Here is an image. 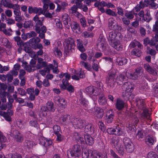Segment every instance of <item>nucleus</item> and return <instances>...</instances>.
<instances>
[{
	"label": "nucleus",
	"instance_id": "nucleus-1",
	"mask_svg": "<svg viewBox=\"0 0 158 158\" xmlns=\"http://www.w3.org/2000/svg\"><path fill=\"white\" fill-rule=\"evenodd\" d=\"M55 110V108L53 106V103L51 102H48L47 103L46 106H42L40 111V113L37 115L32 111L29 112V114L34 118H36L39 121L42 120L47 115L48 111L53 112Z\"/></svg>",
	"mask_w": 158,
	"mask_h": 158
},
{
	"label": "nucleus",
	"instance_id": "nucleus-2",
	"mask_svg": "<svg viewBox=\"0 0 158 158\" xmlns=\"http://www.w3.org/2000/svg\"><path fill=\"white\" fill-rule=\"evenodd\" d=\"M82 158H107L106 153H104L103 154L101 153L96 154L94 152L86 148L82 149Z\"/></svg>",
	"mask_w": 158,
	"mask_h": 158
},
{
	"label": "nucleus",
	"instance_id": "nucleus-3",
	"mask_svg": "<svg viewBox=\"0 0 158 158\" xmlns=\"http://www.w3.org/2000/svg\"><path fill=\"white\" fill-rule=\"evenodd\" d=\"M123 92L122 93V96L126 99H132L133 95L132 94L133 88V85L130 82L124 83L123 86Z\"/></svg>",
	"mask_w": 158,
	"mask_h": 158
},
{
	"label": "nucleus",
	"instance_id": "nucleus-4",
	"mask_svg": "<svg viewBox=\"0 0 158 158\" xmlns=\"http://www.w3.org/2000/svg\"><path fill=\"white\" fill-rule=\"evenodd\" d=\"M118 37L115 33L110 32L109 35L108 40L110 45L118 51L122 49V46L120 44L119 41L117 40Z\"/></svg>",
	"mask_w": 158,
	"mask_h": 158
},
{
	"label": "nucleus",
	"instance_id": "nucleus-5",
	"mask_svg": "<svg viewBox=\"0 0 158 158\" xmlns=\"http://www.w3.org/2000/svg\"><path fill=\"white\" fill-rule=\"evenodd\" d=\"M140 104L139 105V110H143L142 113L140 114V119L143 122L144 121L145 118L148 119V116L150 115L148 112V110L147 107V105L143 99L139 100V102Z\"/></svg>",
	"mask_w": 158,
	"mask_h": 158
},
{
	"label": "nucleus",
	"instance_id": "nucleus-6",
	"mask_svg": "<svg viewBox=\"0 0 158 158\" xmlns=\"http://www.w3.org/2000/svg\"><path fill=\"white\" fill-rule=\"evenodd\" d=\"M84 139L82 136L78 133H75L74 135V138L78 143H84L85 140L86 144L89 145H92L94 143L93 138L88 135H85L84 136Z\"/></svg>",
	"mask_w": 158,
	"mask_h": 158
},
{
	"label": "nucleus",
	"instance_id": "nucleus-7",
	"mask_svg": "<svg viewBox=\"0 0 158 158\" xmlns=\"http://www.w3.org/2000/svg\"><path fill=\"white\" fill-rule=\"evenodd\" d=\"M64 51L67 54L74 51L75 45L73 40L71 38L66 39L63 42Z\"/></svg>",
	"mask_w": 158,
	"mask_h": 158
},
{
	"label": "nucleus",
	"instance_id": "nucleus-8",
	"mask_svg": "<svg viewBox=\"0 0 158 158\" xmlns=\"http://www.w3.org/2000/svg\"><path fill=\"white\" fill-rule=\"evenodd\" d=\"M138 73V71L137 69H136L135 72L133 74L127 73L126 74L127 77H124L122 74H120L117 77L116 80V82L119 85H122L124 81L127 80V78H131L133 79L137 78Z\"/></svg>",
	"mask_w": 158,
	"mask_h": 158
},
{
	"label": "nucleus",
	"instance_id": "nucleus-9",
	"mask_svg": "<svg viewBox=\"0 0 158 158\" xmlns=\"http://www.w3.org/2000/svg\"><path fill=\"white\" fill-rule=\"evenodd\" d=\"M53 63L54 65L53 66L52 64H50L48 65V68H46L44 69L39 70V72L42 76H44L47 73L50 72V69H52L53 72L54 73H56L58 72L57 69L58 65L57 62L55 60H53Z\"/></svg>",
	"mask_w": 158,
	"mask_h": 158
},
{
	"label": "nucleus",
	"instance_id": "nucleus-10",
	"mask_svg": "<svg viewBox=\"0 0 158 158\" xmlns=\"http://www.w3.org/2000/svg\"><path fill=\"white\" fill-rule=\"evenodd\" d=\"M97 46L102 48V51L105 55H108L110 52L109 48L108 47L105 39L102 35H101L97 41Z\"/></svg>",
	"mask_w": 158,
	"mask_h": 158
},
{
	"label": "nucleus",
	"instance_id": "nucleus-11",
	"mask_svg": "<svg viewBox=\"0 0 158 158\" xmlns=\"http://www.w3.org/2000/svg\"><path fill=\"white\" fill-rule=\"evenodd\" d=\"M67 155L69 158H75L76 157H79L81 155V149L80 146L78 145H75L72 150L67 151Z\"/></svg>",
	"mask_w": 158,
	"mask_h": 158
},
{
	"label": "nucleus",
	"instance_id": "nucleus-12",
	"mask_svg": "<svg viewBox=\"0 0 158 158\" xmlns=\"http://www.w3.org/2000/svg\"><path fill=\"white\" fill-rule=\"evenodd\" d=\"M85 93L92 98L94 101L97 99V96L98 94L97 89L93 86L87 87L85 91Z\"/></svg>",
	"mask_w": 158,
	"mask_h": 158
},
{
	"label": "nucleus",
	"instance_id": "nucleus-13",
	"mask_svg": "<svg viewBox=\"0 0 158 158\" xmlns=\"http://www.w3.org/2000/svg\"><path fill=\"white\" fill-rule=\"evenodd\" d=\"M71 123L75 128L82 129L85 126V121L81 119L72 118L71 120Z\"/></svg>",
	"mask_w": 158,
	"mask_h": 158
},
{
	"label": "nucleus",
	"instance_id": "nucleus-14",
	"mask_svg": "<svg viewBox=\"0 0 158 158\" xmlns=\"http://www.w3.org/2000/svg\"><path fill=\"white\" fill-rule=\"evenodd\" d=\"M152 30L153 31L156 32L155 39H152L151 40L150 45L152 46L156 45L158 44V21L156 22L155 24L153 27Z\"/></svg>",
	"mask_w": 158,
	"mask_h": 158
},
{
	"label": "nucleus",
	"instance_id": "nucleus-15",
	"mask_svg": "<svg viewBox=\"0 0 158 158\" xmlns=\"http://www.w3.org/2000/svg\"><path fill=\"white\" fill-rule=\"evenodd\" d=\"M125 149L127 152H131L134 149V146L131 139L127 138H125L123 139Z\"/></svg>",
	"mask_w": 158,
	"mask_h": 158
},
{
	"label": "nucleus",
	"instance_id": "nucleus-16",
	"mask_svg": "<svg viewBox=\"0 0 158 158\" xmlns=\"http://www.w3.org/2000/svg\"><path fill=\"white\" fill-rule=\"evenodd\" d=\"M89 113L94 114L98 118H102L104 114L103 110L95 106L93 108L88 110Z\"/></svg>",
	"mask_w": 158,
	"mask_h": 158
},
{
	"label": "nucleus",
	"instance_id": "nucleus-17",
	"mask_svg": "<svg viewBox=\"0 0 158 158\" xmlns=\"http://www.w3.org/2000/svg\"><path fill=\"white\" fill-rule=\"evenodd\" d=\"M115 73V70L111 71L108 74L109 76L106 79V81L108 85L111 87H113L115 84L114 80Z\"/></svg>",
	"mask_w": 158,
	"mask_h": 158
},
{
	"label": "nucleus",
	"instance_id": "nucleus-18",
	"mask_svg": "<svg viewBox=\"0 0 158 158\" xmlns=\"http://www.w3.org/2000/svg\"><path fill=\"white\" fill-rule=\"evenodd\" d=\"M48 11L49 10H28V12L29 13H31L32 12L38 13V15H40L42 14L46 17L51 18L52 17L53 12L51 13L49 12Z\"/></svg>",
	"mask_w": 158,
	"mask_h": 158
},
{
	"label": "nucleus",
	"instance_id": "nucleus-19",
	"mask_svg": "<svg viewBox=\"0 0 158 158\" xmlns=\"http://www.w3.org/2000/svg\"><path fill=\"white\" fill-rule=\"evenodd\" d=\"M64 77L65 78V80L63 79L62 80V83L60 85V88L63 89H66L67 86L69 85L68 80L70 78V75L68 73H64Z\"/></svg>",
	"mask_w": 158,
	"mask_h": 158
},
{
	"label": "nucleus",
	"instance_id": "nucleus-20",
	"mask_svg": "<svg viewBox=\"0 0 158 158\" xmlns=\"http://www.w3.org/2000/svg\"><path fill=\"white\" fill-rule=\"evenodd\" d=\"M40 144L47 148L52 145V141L49 139H47L44 137H41L40 139Z\"/></svg>",
	"mask_w": 158,
	"mask_h": 158
},
{
	"label": "nucleus",
	"instance_id": "nucleus-21",
	"mask_svg": "<svg viewBox=\"0 0 158 158\" xmlns=\"http://www.w3.org/2000/svg\"><path fill=\"white\" fill-rule=\"evenodd\" d=\"M75 73L72 76V79L75 80H78L80 78H83L85 77V74L81 69H80L79 71H76L74 70Z\"/></svg>",
	"mask_w": 158,
	"mask_h": 158
},
{
	"label": "nucleus",
	"instance_id": "nucleus-22",
	"mask_svg": "<svg viewBox=\"0 0 158 158\" xmlns=\"http://www.w3.org/2000/svg\"><path fill=\"white\" fill-rule=\"evenodd\" d=\"M13 112L12 110H8L6 113L5 112H2L0 111V115L4 117L5 119L9 122L11 121V116L13 114Z\"/></svg>",
	"mask_w": 158,
	"mask_h": 158
},
{
	"label": "nucleus",
	"instance_id": "nucleus-23",
	"mask_svg": "<svg viewBox=\"0 0 158 158\" xmlns=\"http://www.w3.org/2000/svg\"><path fill=\"white\" fill-rule=\"evenodd\" d=\"M156 141V137L153 135H148L146 137L145 142L147 144L150 146L153 145Z\"/></svg>",
	"mask_w": 158,
	"mask_h": 158
},
{
	"label": "nucleus",
	"instance_id": "nucleus-24",
	"mask_svg": "<svg viewBox=\"0 0 158 158\" xmlns=\"http://www.w3.org/2000/svg\"><path fill=\"white\" fill-rule=\"evenodd\" d=\"M55 3L57 6V8L56 10H61L65 9V7L68 5L67 3L65 2H61L60 0H56L55 1Z\"/></svg>",
	"mask_w": 158,
	"mask_h": 158
},
{
	"label": "nucleus",
	"instance_id": "nucleus-25",
	"mask_svg": "<svg viewBox=\"0 0 158 158\" xmlns=\"http://www.w3.org/2000/svg\"><path fill=\"white\" fill-rule=\"evenodd\" d=\"M71 27L73 32L78 34L81 33L80 27L79 24L77 22H73L71 24Z\"/></svg>",
	"mask_w": 158,
	"mask_h": 158
},
{
	"label": "nucleus",
	"instance_id": "nucleus-26",
	"mask_svg": "<svg viewBox=\"0 0 158 158\" xmlns=\"http://www.w3.org/2000/svg\"><path fill=\"white\" fill-rule=\"evenodd\" d=\"M35 30L36 32L39 33V36L41 38H44L45 37L44 33L46 31V27L43 26L41 28L40 27H36Z\"/></svg>",
	"mask_w": 158,
	"mask_h": 158
},
{
	"label": "nucleus",
	"instance_id": "nucleus-27",
	"mask_svg": "<svg viewBox=\"0 0 158 158\" xmlns=\"http://www.w3.org/2000/svg\"><path fill=\"white\" fill-rule=\"evenodd\" d=\"M106 120L108 123H112L113 120L114 114L112 110H109L106 113Z\"/></svg>",
	"mask_w": 158,
	"mask_h": 158
},
{
	"label": "nucleus",
	"instance_id": "nucleus-28",
	"mask_svg": "<svg viewBox=\"0 0 158 158\" xmlns=\"http://www.w3.org/2000/svg\"><path fill=\"white\" fill-rule=\"evenodd\" d=\"M10 135L15 137L18 142H20L22 140V135L17 130L13 131V133H11Z\"/></svg>",
	"mask_w": 158,
	"mask_h": 158
},
{
	"label": "nucleus",
	"instance_id": "nucleus-29",
	"mask_svg": "<svg viewBox=\"0 0 158 158\" xmlns=\"http://www.w3.org/2000/svg\"><path fill=\"white\" fill-rule=\"evenodd\" d=\"M57 101L59 103V105L62 108H64L67 106V102L65 99L61 97H57Z\"/></svg>",
	"mask_w": 158,
	"mask_h": 158
},
{
	"label": "nucleus",
	"instance_id": "nucleus-30",
	"mask_svg": "<svg viewBox=\"0 0 158 158\" xmlns=\"http://www.w3.org/2000/svg\"><path fill=\"white\" fill-rule=\"evenodd\" d=\"M144 67L145 70L149 73L155 75L157 74L155 69H153L150 65L148 64H145L144 65Z\"/></svg>",
	"mask_w": 158,
	"mask_h": 158
},
{
	"label": "nucleus",
	"instance_id": "nucleus-31",
	"mask_svg": "<svg viewBox=\"0 0 158 158\" xmlns=\"http://www.w3.org/2000/svg\"><path fill=\"white\" fill-rule=\"evenodd\" d=\"M75 3L76 4L74 5L71 7V10H77L78 8H82L83 10H87L88 9V7L85 5H84L82 6L81 4L77 3L76 2H75Z\"/></svg>",
	"mask_w": 158,
	"mask_h": 158
},
{
	"label": "nucleus",
	"instance_id": "nucleus-32",
	"mask_svg": "<svg viewBox=\"0 0 158 158\" xmlns=\"http://www.w3.org/2000/svg\"><path fill=\"white\" fill-rule=\"evenodd\" d=\"M6 140V138L3 136L2 133L0 132V150H2L5 146L4 143Z\"/></svg>",
	"mask_w": 158,
	"mask_h": 158
},
{
	"label": "nucleus",
	"instance_id": "nucleus-33",
	"mask_svg": "<svg viewBox=\"0 0 158 158\" xmlns=\"http://www.w3.org/2000/svg\"><path fill=\"white\" fill-rule=\"evenodd\" d=\"M41 20L39 19L37 15H36L33 18V20L36 23V27H40L42 25V21H43V18H42Z\"/></svg>",
	"mask_w": 158,
	"mask_h": 158
},
{
	"label": "nucleus",
	"instance_id": "nucleus-34",
	"mask_svg": "<svg viewBox=\"0 0 158 158\" xmlns=\"http://www.w3.org/2000/svg\"><path fill=\"white\" fill-rule=\"evenodd\" d=\"M62 19L64 24L66 26L68 25L69 22L70 21V19L68 14H65L62 16Z\"/></svg>",
	"mask_w": 158,
	"mask_h": 158
},
{
	"label": "nucleus",
	"instance_id": "nucleus-35",
	"mask_svg": "<svg viewBox=\"0 0 158 158\" xmlns=\"http://www.w3.org/2000/svg\"><path fill=\"white\" fill-rule=\"evenodd\" d=\"M77 45L78 49L81 52H83L85 51L82 40L80 39H77Z\"/></svg>",
	"mask_w": 158,
	"mask_h": 158
},
{
	"label": "nucleus",
	"instance_id": "nucleus-36",
	"mask_svg": "<svg viewBox=\"0 0 158 158\" xmlns=\"http://www.w3.org/2000/svg\"><path fill=\"white\" fill-rule=\"evenodd\" d=\"M80 64L82 66H83L88 71H91L92 70V67L91 65L88 63L81 61L80 62Z\"/></svg>",
	"mask_w": 158,
	"mask_h": 158
},
{
	"label": "nucleus",
	"instance_id": "nucleus-37",
	"mask_svg": "<svg viewBox=\"0 0 158 158\" xmlns=\"http://www.w3.org/2000/svg\"><path fill=\"white\" fill-rule=\"evenodd\" d=\"M116 107L117 108L120 110L122 109L124 106V103L120 99H118L116 103Z\"/></svg>",
	"mask_w": 158,
	"mask_h": 158
},
{
	"label": "nucleus",
	"instance_id": "nucleus-38",
	"mask_svg": "<svg viewBox=\"0 0 158 158\" xmlns=\"http://www.w3.org/2000/svg\"><path fill=\"white\" fill-rule=\"evenodd\" d=\"M98 102L100 105H104L106 103V100L103 94L99 95Z\"/></svg>",
	"mask_w": 158,
	"mask_h": 158
},
{
	"label": "nucleus",
	"instance_id": "nucleus-39",
	"mask_svg": "<svg viewBox=\"0 0 158 158\" xmlns=\"http://www.w3.org/2000/svg\"><path fill=\"white\" fill-rule=\"evenodd\" d=\"M80 101L81 105L84 107L85 109L86 110H88V102L85 98H81Z\"/></svg>",
	"mask_w": 158,
	"mask_h": 158
},
{
	"label": "nucleus",
	"instance_id": "nucleus-40",
	"mask_svg": "<svg viewBox=\"0 0 158 158\" xmlns=\"http://www.w3.org/2000/svg\"><path fill=\"white\" fill-rule=\"evenodd\" d=\"M35 33L34 32L32 31L31 33H29L25 35L24 33H23L22 35V38L24 40H27L28 38H30L32 36H34L35 35Z\"/></svg>",
	"mask_w": 158,
	"mask_h": 158
},
{
	"label": "nucleus",
	"instance_id": "nucleus-41",
	"mask_svg": "<svg viewBox=\"0 0 158 158\" xmlns=\"http://www.w3.org/2000/svg\"><path fill=\"white\" fill-rule=\"evenodd\" d=\"M149 2L148 0H145L143 2V1L140 2L139 5V10L147 6L149 4Z\"/></svg>",
	"mask_w": 158,
	"mask_h": 158
},
{
	"label": "nucleus",
	"instance_id": "nucleus-42",
	"mask_svg": "<svg viewBox=\"0 0 158 158\" xmlns=\"http://www.w3.org/2000/svg\"><path fill=\"white\" fill-rule=\"evenodd\" d=\"M127 60L125 58H118L117 59V62L120 65L125 64L127 63Z\"/></svg>",
	"mask_w": 158,
	"mask_h": 158
},
{
	"label": "nucleus",
	"instance_id": "nucleus-43",
	"mask_svg": "<svg viewBox=\"0 0 158 158\" xmlns=\"http://www.w3.org/2000/svg\"><path fill=\"white\" fill-rule=\"evenodd\" d=\"M85 131L86 132L89 131L90 134L94 132V128L91 124H88L85 127Z\"/></svg>",
	"mask_w": 158,
	"mask_h": 158
},
{
	"label": "nucleus",
	"instance_id": "nucleus-44",
	"mask_svg": "<svg viewBox=\"0 0 158 158\" xmlns=\"http://www.w3.org/2000/svg\"><path fill=\"white\" fill-rule=\"evenodd\" d=\"M147 158H158V155L154 152L151 151L148 153Z\"/></svg>",
	"mask_w": 158,
	"mask_h": 158
},
{
	"label": "nucleus",
	"instance_id": "nucleus-45",
	"mask_svg": "<svg viewBox=\"0 0 158 158\" xmlns=\"http://www.w3.org/2000/svg\"><path fill=\"white\" fill-rule=\"evenodd\" d=\"M23 64L22 66L24 67L25 69L27 71L29 72L32 71V70H34V69H32V67L31 65H27V62H23Z\"/></svg>",
	"mask_w": 158,
	"mask_h": 158
},
{
	"label": "nucleus",
	"instance_id": "nucleus-46",
	"mask_svg": "<svg viewBox=\"0 0 158 158\" xmlns=\"http://www.w3.org/2000/svg\"><path fill=\"white\" fill-rule=\"evenodd\" d=\"M54 23L56 25V27L58 28H61L62 27V23L58 19H55Z\"/></svg>",
	"mask_w": 158,
	"mask_h": 158
},
{
	"label": "nucleus",
	"instance_id": "nucleus-47",
	"mask_svg": "<svg viewBox=\"0 0 158 158\" xmlns=\"http://www.w3.org/2000/svg\"><path fill=\"white\" fill-rule=\"evenodd\" d=\"M53 51L54 53L56 56L59 58H60L62 56V52L57 48H55L53 49Z\"/></svg>",
	"mask_w": 158,
	"mask_h": 158
},
{
	"label": "nucleus",
	"instance_id": "nucleus-48",
	"mask_svg": "<svg viewBox=\"0 0 158 158\" xmlns=\"http://www.w3.org/2000/svg\"><path fill=\"white\" fill-rule=\"evenodd\" d=\"M33 145V143L31 141L26 140L24 143V146L28 148H32Z\"/></svg>",
	"mask_w": 158,
	"mask_h": 158
},
{
	"label": "nucleus",
	"instance_id": "nucleus-49",
	"mask_svg": "<svg viewBox=\"0 0 158 158\" xmlns=\"http://www.w3.org/2000/svg\"><path fill=\"white\" fill-rule=\"evenodd\" d=\"M94 35L92 32H89L86 31L82 33V35L85 38H91L93 37Z\"/></svg>",
	"mask_w": 158,
	"mask_h": 158
},
{
	"label": "nucleus",
	"instance_id": "nucleus-50",
	"mask_svg": "<svg viewBox=\"0 0 158 158\" xmlns=\"http://www.w3.org/2000/svg\"><path fill=\"white\" fill-rule=\"evenodd\" d=\"M8 158H22L21 155L17 153L9 154Z\"/></svg>",
	"mask_w": 158,
	"mask_h": 158
},
{
	"label": "nucleus",
	"instance_id": "nucleus-51",
	"mask_svg": "<svg viewBox=\"0 0 158 158\" xmlns=\"http://www.w3.org/2000/svg\"><path fill=\"white\" fill-rule=\"evenodd\" d=\"M147 53L151 55H155L156 53V51L155 50L150 48L149 47H147Z\"/></svg>",
	"mask_w": 158,
	"mask_h": 158
},
{
	"label": "nucleus",
	"instance_id": "nucleus-52",
	"mask_svg": "<svg viewBox=\"0 0 158 158\" xmlns=\"http://www.w3.org/2000/svg\"><path fill=\"white\" fill-rule=\"evenodd\" d=\"M54 133L55 135L61 132L60 128L59 126L55 125L53 127Z\"/></svg>",
	"mask_w": 158,
	"mask_h": 158
},
{
	"label": "nucleus",
	"instance_id": "nucleus-53",
	"mask_svg": "<svg viewBox=\"0 0 158 158\" xmlns=\"http://www.w3.org/2000/svg\"><path fill=\"white\" fill-rule=\"evenodd\" d=\"M127 131H131L132 132L135 131V125H133L131 124H127Z\"/></svg>",
	"mask_w": 158,
	"mask_h": 158
},
{
	"label": "nucleus",
	"instance_id": "nucleus-54",
	"mask_svg": "<svg viewBox=\"0 0 158 158\" xmlns=\"http://www.w3.org/2000/svg\"><path fill=\"white\" fill-rule=\"evenodd\" d=\"M103 2V1L100 2H96L94 4V6L96 7H98V9L99 10H104L103 8V5L102 4Z\"/></svg>",
	"mask_w": 158,
	"mask_h": 158
},
{
	"label": "nucleus",
	"instance_id": "nucleus-55",
	"mask_svg": "<svg viewBox=\"0 0 158 158\" xmlns=\"http://www.w3.org/2000/svg\"><path fill=\"white\" fill-rule=\"evenodd\" d=\"M29 124L30 126H31L37 129L39 127V124L36 121L34 120H32L30 121Z\"/></svg>",
	"mask_w": 158,
	"mask_h": 158
},
{
	"label": "nucleus",
	"instance_id": "nucleus-56",
	"mask_svg": "<svg viewBox=\"0 0 158 158\" xmlns=\"http://www.w3.org/2000/svg\"><path fill=\"white\" fill-rule=\"evenodd\" d=\"M102 5H103V7L106 6L108 8H114L115 6L112 4L111 3H108L103 1L102 3Z\"/></svg>",
	"mask_w": 158,
	"mask_h": 158
},
{
	"label": "nucleus",
	"instance_id": "nucleus-57",
	"mask_svg": "<svg viewBox=\"0 0 158 158\" xmlns=\"http://www.w3.org/2000/svg\"><path fill=\"white\" fill-rule=\"evenodd\" d=\"M115 148L118 151V153L121 155H123L124 154V152L123 150V147H122L121 145H120L119 147L118 146L117 147V145L115 146Z\"/></svg>",
	"mask_w": 158,
	"mask_h": 158
},
{
	"label": "nucleus",
	"instance_id": "nucleus-58",
	"mask_svg": "<svg viewBox=\"0 0 158 158\" xmlns=\"http://www.w3.org/2000/svg\"><path fill=\"white\" fill-rule=\"evenodd\" d=\"M80 22L81 26L84 27L86 26V22L85 18L82 17L80 19Z\"/></svg>",
	"mask_w": 158,
	"mask_h": 158
},
{
	"label": "nucleus",
	"instance_id": "nucleus-59",
	"mask_svg": "<svg viewBox=\"0 0 158 158\" xmlns=\"http://www.w3.org/2000/svg\"><path fill=\"white\" fill-rule=\"evenodd\" d=\"M6 93L3 90H2L0 89V96L2 97V96L3 98L2 99V100L3 102L6 101V98H5Z\"/></svg>",
	"mask_w": 158,
	"mask_h": 158
},
{
	"label": "nucleus",
	"instance_id": "nucleus-60",
	"mask_svg": "<svg viewBox=\"0 0 158 158\" xmlns=\"http://www.w3.org/2000/svg\"><path fill=\"white\" fill-rule=\"evenodd\" d=\"M9 67L7 66H4L2 68V66L0 64V73H2L4 71H6L9 70Z\"/></svg>",
	"mask_w": 158,
	"mask_h": 158
},
{
	"label": "nucleus",
	"instance_id": "nucleus-61",
	"mask_svg": "<svg viewBox=\"0 0 158 158\" xmlns=\"http://www.w3.org/2000/svg\"><path fill=\"white\" fill-rule=\"evenodd\" d=\"M57 136L56 140L59 142H60L64 139V137L61 135L60 133L56 135Z\"/></svg>",
	"mask_w": 158,
	"mask_h": 158
},
{
	"label": "nucleus",
	"instance_id": "nucleus-62",
	"mask_svg": "<svg viewBox=\"0 0 158 158\" xmlns=\"http://www.w3.org/2000/svg\"><path fill=\"white\" fill-rule=\"evenodd\" d=\"M115 21L113 19H110L109 20V25L111 27V28L113 29L112 26H114L115 24L114 23Z\"/></svg>",
	"mask_w": 158,
	"mask_h": 158
},
{
	"label": "nucleus",
	"instance_id": "nucleus-63",
	"mask_svg": "<svg viewBox=\"0 0 158 158\" xmlns=\"http://www.w3.org/2000/svg\"><path fill=\"white\" fill-rule=\"evenodd\" d=\"M107 133L110 134H114L116 129L112 128H109L107 129Z\"/></svg>",
	"mask_w": 158,
	"mask_h": 158
},
{
	"label": "nucleus",
	"instance_id": "nucleus-64",
	"mask_svg": "<svg viewBox=\"0 0 158 158\" xmlns=\"http://www.w3.org/2000/svg\"><path fill=\"white\" fill-rule=\"evenodd\" d=\"M3 32L5 34L8 35H10L12 34V30L10 28L8 30L4 29L3 30Z\"/></svg>",
	"mask_w": 158,
	"mask_h": 158
}]
</instances>
